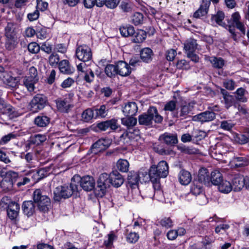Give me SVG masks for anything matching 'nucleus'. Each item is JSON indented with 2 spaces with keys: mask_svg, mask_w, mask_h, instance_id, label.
Returning <instances> with one entry per match:
<instances>
[{
  "mask_svg": "<svg viewBox=\"0 0 249 249\" xmlns=\"http://www.w3.org/2000/svg\"><path fill=\"white\" fill-rule=\"evenodd\" d=\"M137 111L138 107L135 102L127 103L123 108V112L126 116H132L135 115Z\"/></svg>",
  "mask_w": 249,
  "mask_h": 249,
  "instance_id": "nucleus-25",
  "label": "nucleus"
},
{
  "mask_svg": "<svg viewBox=\"0 0 249 249\" xmlns=\"http://www.w3.org/2000/svg\"><path fill=\"white\" fill-rule=\"evenodd\" d=\"M95 113V118L101 117L104 118L107 115V109L105 105H102L99 108L93 109Z\"/></svg>",
  "mask_w": 249,
  "mask_h": 249,
  "instance_id": "nucleus-45",
  "label": "nucleus"
},
{
  "mask_svg": "<svg viewBox=\"0 0 249 249\" xmlns=\"http://www.w3.org/2000/svg\"><path fill=\"white\" fill-rule=\"evenodd\" d=\"M232 188V186L230 181L223 180L218 185L219 191L223 193H230Z\"/></svg>",
  "mask_w": 249,
  "mask_h": 249,
  "instance_id": "nucleus-41",
  "label": "nucleus"
},
{
  "mask_svg": "<svg viewBox=\"0 0 249 249\" xmlns=\"http://www.w3.org/2000/svg\"><path fill=\"white\" fill-rule=\"evenodd\" d=\"M159 140L169 146H174L178 142L177 134L168 132L161 135Z\"/></svg>",
  "mask_w": 249,
  "mask_h": 249,
  "instance_id": "nucleus-14",
  "label": "nucleus"
},
{
  "mask_svg": "<svg viewBox=\"0 0 249 249\" xmlns=\"http://www.w3.org/2000/svg\"><path fill=\"white\" fill-rule=\"evenodd\" d=\"M197 181L201 184H204L205 185H210V177L207 169L203 168L199 170Z\"/></svg>",
  "mask_w": 249,
  "mask_h": 249,
  "instance_id": "nucleus-22",
  "label": "nucleus"
},
{
  "mask_svg": "<svg viewBox=\"0 0 249 249\" xmlns=\"http://www.w3.org/2000/svg\"><path fill=\"white\" fill-rule=\"evenodd\" d=\"M208 60L210 62L213 67L216 69H221L225 65L224 60L221 57H209Z\"/></svg>",
  "mask_w": 249,
  "mask_h": 249,
  "instance_id": "nucleus-36",
  "label": "nucleus"
},
{
  "mask_svg": "<svg viewBox=\"0 0 249 249\" xmlns=\"http://www.w3.org/2000/svg\"><path fill=\"white\" fill-rule=\"evenodd\" d=\"M235 139L237 142L242 144L249 142V128H246L243 133L236 134Z\"/></svg>",
  "mask_w": 249,
  "mask_h": 249,
  "instance_id": "nucleus-31",
  "label": "nucleus"
},
{
  "mask_svg": "<svg viewBox=\"0 0 249 249\" xmlns=\"http://www.w3.org/2000/svg\"><path fill=\"white\" fill-rule=\"evenodd\" d=\"M49 63L51 65L54 66L58 63L59 61V57L57 54H52L49 58Z\"/></svg>",
  "mask_w": 249,
  "mask_h": 249,
  "instance_id": "nucleus-62",
  "label": "nucleus"
},
{
  "mask_svg": "<svg viewBox=\"0 0 249 249\" xmlns=\"http://www.w3.org/2000/svg\"><path fill=\"white\" fill-rule=\"evenodd\" d=\"M109 128L111 130H115L118 129L120 125L118 123L117 120L115 119H112L110 120H108Z\"/></svg>",
  "mask_w": 249,
  "mask_h": 249,
  "instance_id": "nucleus-63",
  "label": "nucleus"
},
{
  "mask_svg": "<svg viewBox=\"0 0 249 249\" xmlns=\"http://www.w3.org/2000/svg\"><path fill=\"white\" fill-rule=\"evenodd\" d=\"M139 238V234L135 232H130L126 236L127 242L130 243H136Z\"/></svg>",
  "mask_w": 249,
  "mask_h": 249,
  "instance_id": "nucleus-52",
  "label": "nucleus"
},
{
  "mask_svg": "<svg viewBox=\"0 0 249 249\" xmlns=\"http://www.w3.org/2000/svg\"><path fill=\"white\" fill-rule=\"evenodd\" d=\"M176 55L177 52L175 50L169 49L166 51V57L168 61H173Z\"/></svg>",
  "mask_w": 249,
  "mask_h": 249,
  "instance_id": "nucleus-59",
  "label": "nucleus"
},
{
  "mask_svg": "<svg viewBox=\"0 0 249 249\" xmlns=\"http://www.w3.org/2000/svg\"><path fill=\"white\" fill-rule=\"evenodd\" d=\"M116 64L118 74L122 76H126L130 74L131 69L125 62L120 61Z\"/></svg>",
  "mask_w": 249,
  "mask_h": 249,
  "instance_id": "nucleus-17",
  "label": "nucleus"
},
{
  "mask_svg": "<svg viewBox=\"0 0 249 249\" xmlns=\"http://www.w3.org/2000/svg\"><path fill=\"white\" fill-rule=\"evenodd\" d=\"M199 46L197 40L192 38L187 39L184 43V50L187 56L195 63L199 61V58L195 53L199 50Z\"/></svg>",
  "mask_w": 249,
  "mask_h": 249,
  "instance_id": "nucleus-6",
  "label": "nucleus"
},
{
  "mask_svg": "<svg viewBox=\"0 0 249 249\" xmlns=\"http://www.w3.org/2000/svg\"><path fill=\"white\" fill-rule=\"evenodd\" d=\"M214 238L213 235H206L203 238L202 241V243L203 246L206 247V246L211 244L214 241Z\"/></svg>",
  "mask_w": 249,
  "mask_h": 249,
  "instance_id": "nucleus-61",
  "label": "nucleus"
},
{
  "mask_svg": "<svg viewBox=\"0 0 249 249\" xmlns=\"http://www.w3.org/2000/svg\"><path fill=\"white\" fill-rule=\"evenodd\" d=\"M176 107V102L175 101H170L167 102L164 107L165 111H173Z\"/></svg>",
  "mask_w": 249,
  "mask_h": 249,
  "instance_id": "nucleus-57",
  "label": "nucleus"
},
{
  "mask_svg": "<svg viewBox=\"0 0 249 249\" xmlns=\"http://www.w3.org/2000/svg\"><path fill=\"white\" fill-rule=\"evenodd\" d=\"M179 181L182 185H188L192 180V176L190 172L185 170H181L178 174Z\"/></svg>",
  "mask_w": 249,
  "mask_h": 249,
  "instance_id": "nucleus-28",
  "label": "nucleus"
},
{
  "mask_svg": "<svg viewBox=\"0 0 249 249\" xmlns=\"http://www.w3.org/2000/svg\"><path fill=\"white\" fill-rule=\"evenodd\" d=\"M38 79H32L28 77H25L23 80L24 86L30 92L33 91L35 89V84L37 82Z\"/></svg>",
  "mask_w": 249,
  "mask_h": 249,
  "instance_id": "nucleus-38",
  "label": "nucleus"
},
{
  "mask_svg": "<svg viewBox=\"0 0 249 249\" xmlns=\"http://www.w3.org/2000/svg\"><path fill=\"white\" fill-rule=\"evenodd\" d=\"M46 140V137L42 134H36L32 136L29 142L26 144V148H30L32 145H38Z\"/></svg>",
  "mask_w": 249,
  "mask_h": 249,
  "instance_id": "nucleus-26",
  "label": "nucleus"
},
{
  "mask_svg": "<svg viewBox=\"0 0 249 249\" xmlns=\"http://www.w3.org/2000/svg\"><path fill=\"white\" fill-rule=\"evenodd\" d=\"M16 135L13 133H10L4 136L0 140V144H5L9 142L11 139H15Z\"/></svg>",
  "mask_w": 249,
  "mask_h": 249,
  "instance_id": "nucleus-55",
  "label": "nucleus"
},
{
  "mask_svg": "<svg viewBox=\"0 0 249 249\" xmlns=\"http://www.w3.org/2000/svg\"><path fill=\"white\" fill-rule=\"evenodd\" d=\"M50 123V118L47 116L39 115L34 120L35 124L38 127H44L47 126Z\"/></svg>",
  "mask_w": 249,
  "mask_h": 249,
  "instance_id": "nucleus-32",
  "label": "nucleus"
},
{
  "mask_svg": "<svg viewBox=\"0 0 249 249\" xmlns=\"http://www.w3.org/2000/svg\"><path fill=\"white\" fill-rule=\"evenodd\" d=\"M160 225L166 228H171L173 226V222L169 217H164L160 221Z\"/></svg>",
  "mask_w": 249,
  "mask_h": 249,
  "instance_id": "nucleus-54",
  "label": "nucleus"
},
{
  "mask_svg": "<svg viewBox=\"0 0 249 249\" xmlns=\"http://www.w3.org/2000/svg\"><path fill=\"white\" fill-rule=\"evenodd\" d=\"M139 180V175L138 173L135 172H129L127 177L128 186L131 188H135L138 186Z\"/></svg>",
  "mask_w": 249,
  "mask_h": 249,
  "instance_id": "nucleus-27",
  "label": "nucleus"
},
{
  "mask_svg": "<svg viewBox=\"0 0 249 249\" xmlns=\"http://www.w3.org/2000/svg\"><path fill=\"white\" fill-rule=\"evenodd\" d=\"M120 31L121 35L124 37L132 36L135 34L134 28L132 26L121 27Z\"/></svg>",
  "mask_w": 249,
  "mask_h": 249,
  "instance_id": "nucleus-40",
  "label": "nucleus"
},
{
  "mask_svg": "<svg viewBox=\"0 0 249 249\" xmlns=\"http://www.w3.org/2000/svg\"><path fill=\"white\" fill-rule=\"evenodd\" d=\"M110 186V180L108 174L106 173L101 174L97 181V186L94 190L95 196L98 197H103Z\"/></svg>",
  "mask_w": 249,
  "mask_h": 249,
  "instance_id": "nucleus-7",
  "label": "nucleus"
},
{
  "mask_svg": "<svg viewBox=\"0 0 249 249\" xmlns=\"http://www.w3.org/2000/svg\"><path fill=\"white\" fill-rule=\"evenodd\" d=\"M84 79L88 83H90L92 82L94 79L93 71L90 69L85 71Z\"/></svg>",
  "mask_w": 249,
  "mask_h": 249,
  "instance_id": "nucleus-51",
  "label": "nucleus"
},
{
  "mask_svg": "<svg viewBox=\"0 0 249 249\" xmlns=\"http://www.w3.org/2000/svg\"><path fill=\"white\" fill-rule=\"evenodd\" d=\"M120 0H106V6L110 9H114L118 5Z\"/></svg>",
  "mask_w": 249,
  "mask_h": 249,
  "instance_id": "nucleus-58",
  "label": "nucleus"
},
{
  "mask_svg": "<svg viewBox=\"0 0 249 249\" xmlns=\"http://www.w3.org/2000/svg\"><path fill=\"white\" fill-rule=\"evenodd\" d=\"M223 86L226 89L232 90H233L236 86L235 82L232 80L230 79H225L223 81Z\"/></svg>",
  "mask_w": 249,
  "mask_h": 249,
  "instance_id": "nucleus-48",
  "label": "nucleus"
},
{
  "mask_svg": "<svg viewBox=\"0 0 249 249\" xmlns=\"http://www.w3.org/2000/svg\"><path fill=\"white\" fill-rule=\"evenodd\" d=\"M95 180L93 177L89 176H85L80 178V187L79 186V189L81 187L86 191H90L93 189H95Z\"/></svg>",
  "mask_w": 249,
  "mask_h": 249,
  "instance_id": "nucleus-13",
  "label": "nucleus"
},
{
  "mask_svg": "<svg viewBox=\"0 0 249 249\" xmlns=\"http://www.w3.org/2000/svg\"><path fill=\"white\" fill-rule=\"evenodd\" d=\"M202 184L197 182V180H194L191 188V193L195 196L200 195L201 196L204 198V195L202 194Z\"/></svg>",
  "mask_w": 249,
  "mask_h": 249,
  "instance_id": "nucleus-37",
  "label": "nucleus"
},
{
  "mask_svg": "<svg viewBox=\"0 0 249 249\" xmlns=\"http://www.w3.org/2000/svg\"><path fill=\"white\" fill-rule=\"evenodd\" d=\"M193 106L191 103L182 106L179 111V114L177 113L175 116L176 117H181V119L186 118L188 114L192 111Z\"/></svg>",
  "mask_w": 249,
  "mask_h": 249,
  "instance_id": "nucleus-30",
  "label": "nucleus"
},
{
  "mask_svg": "<svg viewBox=\"0 0 249 249\" xmlns=\"http://www.w3.org/2000/svg\"><path fill=\"white\" fill-rule=\"evenodd\" d=\"M108 175L110 180V184L112 186L118 188L124 183V178L117 171H113Z\"/></svg>",
  "mask_w": 249,
  "mask_h": 249,
  "instance_id": "nucleus-18",
  "label": "nucleus"
},
{
  "mask_svg": "<svg viewBox=\"0 0 249 249\" xmlns=\"http://www.w3.org/2000/svg\"><path fill=\"white\" fill-rule=\"evenodd\" d=\"M111 144V141L109 139H101L95 142L91 147V152L97 154L107 148Z\"/></svg>",
  "mask_w": 249,
  "mask_h": 249,
  "instance_id": "nucleus-12",
  "label": "nucleus"
},
{
  "mask_svg": "<svg viewBox=\"0 0 249 249\" xmlns=\"http://www.w3.org/2000/svg\"><path fill=\"white\" fill-rule=\"evenodd\" d=\"M105 72L108 77L110 78L114 77L116 75L118 74L116 64L107 65L105 68Z\"/></svg>",
  "mask_w": 249,
  "mask_h": 249,
  "instance_id": "nucleus-42",
  "label": "nucleus"
},
{
  "mask_svg": "<svg viewBox=\"0 0 249 249\" xmlns=\"http://www.w3.org/2000/svg\"><path fill=\"white\" fill-rule=\"evenodd\" d=\"M122 124L125 126L128 129L132 128L137 123L136 118L132 116L129 117H124L121 119Z\"/></svg>",
  "mask_w": 249,
  "mask_h": 249,
  "instance_id": "nucleus-39",
  "label": "nucleus"
},
{
  "mask_svg": "<svg viewBox=\"0 0 249 249\" xmlns=\"http://www.w3.org/2000/svg\"><path fill=\"white\" fill-rule=\"evenodd\" d=\"M2 95V91L0 90V97ZM15 112V108L10 104L7 103L0 97V112L3 114L10 116Z\"/></svg>",
  "mask_w": 249,
  "mask_h": 249,
  "instance_id": "nucleus-20",
  "label": "nucleus"
},
{
  "mask_svg": "<svg viewBox=\"0 0 249 249\" xmlns=\"http://www.w3.org/2000/svg\"><path fill=\"white\" fill-rule=\"evenodd\" d=\"M36 9L42 11H45L48 7V3L43 1L42 0H37Z\"/></svg>",
  "mask_w": 249,
  "mask_h": 249,
  "instance_id": "nucleus-60",
  "label": "nucleus"
},
{
  "mask_svg": "<svg viewBox=\"0 0 249 249\" xmlns=\"http://www.w3.org/2000/svg\"><path fill=\"white\" fill-rule=\"evenodd\" d=\"M245 91V89L242 88L238 89L236 91V98L242 102H246L247 101V98L244 96Z\"/></svg>",
  "mask_w": 249,
  "mask_h": 249,
  "instance_id": "nucleus-49",
  "label": "nucleus"
},
{
  "mask_svg": "<svg viewBox=\"0 0 249 249\" xmlns=\"http://www.w3.org/2000/svg\"><path fill=\"white\" fill-rule=\"evenodd\" d=\"M20 206L18 204L12 202L8 205L7 213L9 218L11 220L15 219L18 215Z\"/></svg>",
  "mask_w": 249,
  "mask_h": 249,
  "instance_id": "nucleus-19",
  "label": "nucleus"
},
{
  "mask_svg": "<svg viewBox=\"0 0 249 249\" xmlns=\"http://www.w3.org/2000/svg\"><path fill=\"white\" fill-rule=\"evenodd\" d=\"M228 24L229 31L234 40H237L239 37L235 31V28L239 31L241 36L246 35V26L244 23L242 21L241 17L238 12H235L231 15L230 19L228 21Z\"/></svg>",
  "mask_w": 249,
  "mask_h": 249,
  "instance_id": "nucleus-1",
  "label": "nucleus"
},
{
  "mask_svg": "<svg viewBox=\"0 0 249 249\" xmlns=\"http://www.w3.org/2000/svg\"><path fill=\"white\" fill-rule=\"evenodd\" d=\"M194 118L201 123L210 122L215 118V114L213 111H206L195 116Z\"/></svg>",
  "mask_w": 249,
  "mask_h": 249,
  "instance_id": "nucleus-16",
  "label": "nucleus"
},
{
  "mask_svg": "<svg viewBox=\"0 0 249 249\" xmlns=\"http://www.w3.org/2000/svg\"><path fill=\"white\" fill-rule=\"evenodd\" d=\"M35 202L32 200L25 201L22 205L23 213L28 216H31L35 212Z\"/></svg>",
  "mask_w": 249,
  "mask_h": 249,
  "instance_id": "nucleus-24",
  "label": "nucleus"
},
{
  "mask_svg": "<svg viewBox=\"0 0 249 249\" xmlns=\"http://www.w3.org/2000/svg\"><path fill=\"white\" fill-rule=\"evenodd\" d=\"M163 117L160 115L157 108L155 107H150L147 112L140 115L138 117V122L140 125L152 126L153 122L155 123H161Z\"/></svg>",
  "mask_w": 249,
  "mask_h": 249,
  "instance_id": "nucleus-3",
  "label": "nucleus"
},
{
  "mask_svg": "<svg viewBox=\"0 0 249 249\" xmlns=\"http://www.w3.org/2000/svg\"><path fill=\"white\" fill-rule=\"evenodd\" d=\"M225 18L224 12L221 10H218L215 14L212 15L211 17V21H214L219 25L224 26L225 23L223 22Z\"/></svg>",
  "mask_w": 249,
  "mask_h": 249,
  "instance_id": "nucleus-34",
  "label": "nucleus"
},
{
  "mask_svg": "<svg viewBox=\"0 0 249 249\" xmlns=\"http://www.w3.org/2000/svg\"><path fill=\"white\" fill-rule=\"evenodd\" d=\"M0 78L4 83L12 88H17L18 85L19 79L9 75L7 72L2 73Z\"/></svg>",
  "mask_w": 249,
  "mask_h": 249,
  "instance_id": "nucleus-15",
  "label": "nucleus"
},
{
  "mask_svg": "<svg viewBox=\"0 0 249 249\" xmlns=\"http://www.w3.org/2000/svg\"><path fill=\"white\" fill-rule=\"evenodd\" d=\"M246 180L244 177L242 175H236L232 180V187L235 191H239L241 190L244 186H247L246 184Z\"/></svg>",
  "mask_w": 249,
  "mask_h": 249,
  "instance_id": "nucleus-23",
  "label": "nucleus"
},
{
  "mask_svg": "<svg viewBox=\"0 0 249 249\" xmlns=\"http://www.w3.org/2000/svg\"><path fill=\"white\" fill-rule=\"evenodd\" d=\"M33 199L40 211L45 213L48 211L49 206L51 204V200L44 194L43 191L39 189L35 190L33 193Z\"/></svg>",
  "mask_w": 249,
  "mask_h": 249,
  "instance_id": "nucleus-5",
  "label": "nucleus"
},
{
  "mask_svg": "<svg viewBox=\"0 0 249 249\" xmlns=\"http://www.w3.org/2000/svg\"><path fill=\"white\" fill-rule=\"evenodd\" d=\"M146 37V34L143 30H140L136 33V35L134 38V42L136 43H141L143 42Z\"/></svg>",
  "mask_w": 249,
  "mask_h": 249,
  "instance_id": "nucleus-47",
  "label": "nucleus"
},
{
  "mask_svg": "<svg viewBox=\"0 0 249 249\" xmlns=\"http://www.w3.org/2000/svg\"><path fill=\"white\" fill-rule=\"evenodd\" d=\"M5 30L6 37L5 48L8 51H12L17 47L18 44L14 24L12 23H8Z\"/></svg>",
  "mask_w": 249,
  "mask_h": 249,
  "instance_id": "nucleus-8",
  "label": "nucleus"
},
{
  "mask_svg": "<svg viewBox=\"0 0 249 249\" xmlns=\"http://www.w3.org/2000/svg\"><path fill=\"white\" fill-rule=\"evenodd\" d=\"M234 125L231 121H223L221 122L220 127L225 130L230 131Z\"/></svg>",
  "mask_w": 249,
  "mask_h": 249,
  "instance_id": "nucleus-50",
  "label": "nucleus"
},
{
  "mask_svg": "<svg viewBox=\"0 0 249 249\" xmlns=\"http://www.w3.org/2000/svg\"><path fill=\"white\" fill-rule=\"evenodd\" d=\"M177 67L178 69L185 70H188L190 68L189 63L184 59L178 61L177 63Z\"/></svg>",
  "mask_w": 249,
  "mask_h": 249,
  "instance_id": "nucleus-56",
  "label": "nucleus"
},
{
  "mask_svg": "<svg viewBox=\"0 0 249 249\" xmlns=\"http://www.w3.org/2000/svg\"><path fill=\"white\" fill-rule=\"evenodd\" d=\"M129 164L126 160H119L117 163L118 169L122 172H126L128 171Z\"/></svg>",
  "mask_w": 249,
  "mask_h": 249,
  "instance_id": "nucleus-44",
  "label": "nucleus"
},
{
  "mask_svg": "<svg viewBox=\"0 0 249 249\" xmlns=\"http://www.w3.org/2000/svg\"><path fill=\"white\" fill-rule=\"evenodd\" d=\"M210 177V184L215 185H219L223 180L221 173L217 170L214 171L211 173Z\"/></svg>",
  "mask_w": 249,
  "mask_h": 249,
  "instance_id": "nucleus-35",
  "label": "nucleus"
},
{
  "mask_svg": "<svg viewBox=\"0 0 249 249\" xmlns=\"http://www.w3.org/2000/svg\"><path fill=\"white\" fill-rule=\"evenodd\" d=\"M60 71L64 74H71L74 71V69L71 67L68 60H63L59 63Z\"/></svg>",
  "mask_w": 249,
  "mask_h": 249,
  "instance_id": "nucleus-29",
  "label": "nucleus"
},
{
  "mask_svg": "<svg viewBox=\"0 0 249 249\" xmlns=\"http://www.w3.org/2000/svg\"><path fill=\"white\" fill-rule=\"evenodd\" d=\"M47 103V97L43 94L36 95L30 103V109L31 111L36 112L44 108Z\"/></svg>",
  "mask_w": 249,
  "mask_h": 249,
  "instance_id": "nucleus-10",
  "label": "nucleus"
},
{
  "mask_svg": "<svg viewBox=\"0 0 249 249\" xmlns=\"http://www.w3.org/2000/svg\"><path fill=\"white\" fill-rule=\"evenodd\" d=\"M79 186L73 179L69 186H60L53 191V199L55 201H60L62 199H66L71 197L72 194L79 192Z\"/></svg>",
  "mask_w": 249,
  "mask_h": 249,
  "instance_id": "nucleus-2",
  "label": "nucleus"
},
{
  "mask_svg": "<svg viewBox=\"0 0 249 249\" xmlns=\"http://www.w3.org/2000/svg\"><path fill=\"white\" fill-rule=\"evenodd\" d=\"M169 174V167L167 163L164 160L160 161L158 165H153L149 169V175L146 176L150 178V180L153 183H157L160 178H166Z\"/></svg>",
  "mask_w": 249,
  "mask_h": 249,
  "instance_id": "nucleus-4",
  "label": "nucleus"
},
{
  "mask_svg": "<svg viewBox=\"0 0 249 249\" xmlns=\"http://www.w3.org/2000/svg\"><path fill=\"white\" fill-rule=\"evenodd\" d=\"M28 49L30 53H36L39 51L40 47L36 42H33L29 44Z\"/></svg>",
  "mask_w": 249,
  "mask_h": 249,
  "instance_id": "nucleus-53",
  "label": "nucleus"
},
{
  "mask_svg": "<svg viewBox=\"0 0 249 249\" xmlns=\"http://www.w3.org/2000/svg\"><path fill=\"white\" fill-rule=\"evenodd\" d=\"M83 120L86 122L90 121L92 118H95L94 111L93 109L88 108L85 110L82 114Z\"/></svg>",
  "mask_w": 249,
  "mask_h": 249,
  "instance_id": "nucleus-43",
  "label": "nucleus"
},
{
  "mask_svg": "<svg viewBox=\"0 0 249 249\" xmlns=\"http://www.w3.org/2000/svg\"><path fill=\"white\" fill-rule=\"evenodd\" d=\"M143 18V15L141 13L137 12L132 16L131 20L134 24L138 25L142 23Z\"/></svg>",
  "mask_w": 249,
  "mask_h": 249,
  "instance_id": "nucleus-46",
  "label": "nucleus"
},
{
  "mask_svg": "<svg viewBox=\"0 0 249 249\" xmlns=\"http://www.w3.org/2000/svg\"><path fill=\"white\" fill-rule=\"evenodd\" d=\"M29 75L27 77L32 79H38L37 78V71L36 69L32 66L31 67L29 70Z\"/></svg>",
  "mask_w": 249,
  "mask_h": 249,
  "instance_id": "nucleus-64",
  "label": "nucleus"
},
{
  "mask_svg": "<svg viewBox=\"0 0 249 249\" xmlns=\"http://www.w3.org/2000/svg\"><path fill=\"white\" fill-rule=\"evenodd\" d=\"M211 1L208 0H203L199 9L194 14V17L199 18L205 16L208 12Z\"/></svg>",
  "mask_w": 249,
  "mask_h": 249,
  "instance_id": "nucleus-21",
  "label": "nucleus"
},
{
  "mask_svg": "<svg viewBox=\"0 0 249 249\" xmlns=\"http://www.w3.org/2000/svg\"><path fill=\"white\" fill-rule=\"evenodd\" d=\"M75 53L77 58L84 62L90 60L92 58L90 48L85 44L78 46Z\"/></svg>",
  "mask_w": 249,
  "mask_h": 249,
  "instance_id": "nucleus-11",
  "label": "nucleus"
},
{
  "mask_svg": "<svg viewBox=\"0 0 249 249\" xmlns=\"http://www.w3.org/2000/svg\"><path fill=\"white\" fill-rule=\"evenodd\" d=\"M73 95L71 94L66 95L65 97L58 98L54 101L58 111L63 113H68L73 107Z\"/></svg>",
  "mask_w": 249,
  "mask_h": 249,
  "instance_id": "nucleus-9",
  "label": "nucleus"
},
{
  "mask_svg": "<svg viewBox=\"0 0 249 249\" xmlns=\"http://www.w3.org/2000/svg\"><path fill=\"white\" fill-rule=\"evenodd\" d=\"M152 50L149 48L142 49L140 53L141 59L144 62L148 63L152 60Z\"/></svg>",
  "mask_w": 249,
  "mask_h": 249,
  "instance_id": "nucleus-33",
  "label": "nucleus"
}]
</instances>
